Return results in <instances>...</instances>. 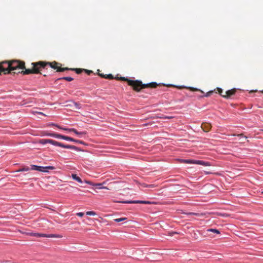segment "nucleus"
Returning a JSON list of instances; mask_svg holds the SVG:
<instances>
[{
	"instance_id": "obj_1",
	"label": "nucleus",
	"mask_w": 263,
	"mask_h": 263,
	"mask_svg": "<svg viewBox=\"0 0 263 263\" xmlns=\"http://www.w3.org/2000/svg\"><path fill=\"white\" fill-rule=\"evenodd\" d=\"M31 65L32 66V68L22 70L21 72L19 71L18 73H21L23 74L41 73V70L42 69H47V66H50L51 68L56 70L57 72L64 71L69 69V68L67 67L61 68V66L62 64L55 61L52 62L46 61L33 62L31 63Z\"/></svg>"
},
{
	"instance_id": "obj_2",
	"label": "nucleus",
	"mask_w": 263,
	"mask_h": 263,
	"mask_svg": "<svg viewBox=\"0 0 263 263\" xmlns=\"http://www.w3.org/2000/svg\"><path fill=\"white\" fill-rule=\"evenodd\" d=\"M17 69H25V70L27 69L24 61L13 60L0 62V74L2 72L4 74H8L11 71Z\"/></svg>"
},
{
	"instance_id": "obj_3",
	"label": "nucleus",
	"mask_w": 263,
	"mask_h": 263,
	"mask_svg": "<svg viewBox=\"0 0 263 263\" xmlns=\"http://www.w3.org/2000/svg\"><path fill=\"white\" fill-rule=\"evenodd\" d=\"M118 79L126 81L128 85L132 86L133 89L136 91H139L141 89L145 88H156L158 86V84L156 82L143 84L141 81L138 80H131L125 77H121Z\"/></svg>"
},
{
	"instance_id": "obj_4",
	"label": "nucleus",
	"mask_w": 263,
	"mask_h": 263,
	"mask_svg": "<svg viewBox=\"0 0 263 263\" xmlns=\"http://www.w3.org/2000/svg\"><path fill=\"white\" fill-rule=\"evenodd\" d=\"M54 169H55V167L52 166H37V165H31V170H35V171H38L39 172H48V170H53Z\"/></svg>"
},
{
	"instance_id": "obj_5",
	"label": "nucleus",
	"mask_w": 263,
	"mask_h": 263,
	"mask_svg": "<svg viewBox=\"0 0 263 263\" xmlns=\"http://www.w3.org/2000/svg\"><path fill=\"white\" fill-rule=\"evenodd\" d=\"M28 234L30 236H35L37 237H56V238H61L62 236L60 235H54V234H46L43 233H29Z\"/></svg>"
},
{
	"instance_id": "obj_6",
	"label": "nucleus",
	"mask_w": 263,
	"mask_h": 263,
	"mask_svg": "<svg viewBox=\"0 0 263 263\" xmlns=\"http://www.w3.org/2000/svg\"><path fill=\"white\" fill-rule=\"evenodd\" d=\"M121 203H141L145 204H152L154 202L149 201H144V200H130V201H121Z\"/></svg>"
},
{
	"instance_id": "obj_7",
	"label": "nucleus",
	"mask_w": 263,
	"mask_h": 263,
	"mask_svg": "<svg viewBox=\"0 0 263 263\" xmlns=\"http://www.w3.org/2000/svg\"><path fill=\"white\" fill-rule=\"evenodd\" d=\"M55 146H58L63 147V148H66L74 149V150H77V151L80 150L78 147H76V146L70 145H65L62 143H60V142H59L57 141Z\"/></svg>"
},
{
	"instance_id": "obj_8",
	"label": "nucleus",
	"mask_w": 263,
	"mask_h": 263,
	"mask_svg": "<svg viewBox=\"0 0 263 263\" xmlns=\"http://www.w3.org/2000/svg\"><path fill=\"white\" fill-rule=\"evenodd\" d=\"M39 143L42 144H46L47 143H50L53 145H56L57 141L51 140V139H40L39 141Z\"/></svg>"
},
{
	"instance_id": "obj_9",
	"label": "nucleus",
	"mask_w": 263,
	"mask_h": 263,
	"mask_svg": "<svg viewBox=\"0 0 263 263\" xmlns=\"http://www.w3.org/2000/svg\"><path fill=\"white\" fill-rule=\"evenodd\" d=\"M86 182L89 184L92 185L94 186H96L97 189H107L108 190L109 189L106 186H103V184L105 183V182H103L102 183H95V184H92L89 181H86Z\"/></svg>"
},
{
	"instance_id": "obj_10",
	"label": "nucleus",
	"mask_w": 263,
	"mask_h": 263,
	"mask_svg": "<svg viewBox=\"0 0 263 263\" xmlns=\"http://www.w3.org/2000/svg\"><path fill=\"white\" fill-rule=\"evenodd\" d=\"M236 92V89L235 88L232 89L231 90H229L224 92L225 96L224 98L229 99L231 97V96L235 94Z\"/></svg>"
},
{
	"instance_id": "obj_11",
	"label": "nucleus",
	"mask_w": 263,
	"mask_h": 263,
	"mask_svg": "<svg viewBox=\"0 0 263 263\" xmlns=\"http://www.w3.org/2000/svg\"><path fill=\"white\" fill-rule=\"evenodd\" d=\"M201 127L203 131L205 132H208L211 128V125L208 123H203Z\"/></svg>"
},
{
	"instance_id": "obj_12",
	"label": "nucleus",
	"mask_w": 263,
	"mask_h": 263,
	"mask_svg": "<svg viewBox=\"0 0 263 263\" xmlns=\"http://www.w3.org/2000/svg\"><path fill=\"white\" fill-rule=\"evenodd\" d=\"M69 131L73 132L74 134L78 135L79 137H82L87 134V132L86 131L79 132L76 129H69Z\"/></svg>"
},
{
	"instance_id": "obj_13",
	"label": "nucleus",
	"mask_w": 263,
	"mask_h": 263,
	"mask_svg": "<svg viewBox=\"0 0 263 263\" xmlns=\"http://www.w3.org/2000/svg\"><path fill=\"white\" fill-rule=\"evenodd\" d=\"M180 161L182 163L194 164H196V163H197L196 160L181 159L180 160Z\"/></svg>"
},
{
	"instance_id": "obj_14",
	"label": "nucleus",
	"mask_w": 263,
	"mask_h": 263,
	"mask_svg": "<svg viewBox=\"0 0 263 263\" xmlns=\"http://www.w3.org/2000/svg\"><path fill=\"white\" fill-rule=\"evenodd\" d=\"M68 138L69 139H66L67 141H72V142H74L76 143H80V144H84V145H86V144L83 141L76 140V139H74L72 138L69 137H68Z\"/></svg>"
},
{
	"instance_id": "obj_15",
	"label": "nucleus",
	"mask_w": 263,
	"mask_h": 263,
	"mask_svg": "<svg viewBox=\"0 0 263 263\" xmlns=\"http://www.w3.org/2000/svg\"><path fill=\"white\" fill-rule=\"evenodd\" d=\"M196 164L202 165L203 166H211V164H210V162H206V161H201V160H197Z\"/></svg>"
},
{
	"instance_id": "obj_16",
	"label": "nucleus",
	"mask_w": 263,
	"mask_h": 263,
	"mask_svg": "<svg viewBox=\"0 0 263 263\" xmlns=\"http://www.w3.org/2000/svg\"><path fill=\"white\" fill-rule=\"evenodd\" d=\"M54 135V138H55L62 139L65 140H66V139H69L68 138V136H63V135H60L59 134L55 133Z\"/></svg>"
},
{
	"instance_id": "obj_17",
	"label": "nucleus",
	"mask_w": 263,
	"mask_h": 263,
	"mask_svg": "<svg viewBox=\"0 0 263 263\" xmlns=\"http://www.w3.org/2000/svg\"><path fill=\"white\" fill-rule=\"evenodd\" d=\"M71 177L73 179L76 180L78 182L82 183V179L79 177L77 176L76 174H72L71 175Z\"/></svg>"
},
{
	"instance_id": "obj_18",
	"label": "nucleus",
	"mask_w": 263,
	"mask_h": 263,
	"mask_svg": "<svg viewBox=\"0 0 263 263\" xmlns=\"http://www.w3.org/2000/svg\"><path fill=\"white\" fill-rule=\"evenodd\" d=\"M65 80L66 81L70 82V81H72L73 80V79L72 78H71V77H65L59 78V79H58L57 80V81H58V80Z\"/></svg>"
},
{
	"instance_id": "obj_19",
	"label": "nucleus",
	"mask_w": 263,
	"mask_h": 263,
	"mask_svg": "<svg viewBox=\"0 0 263 263\" xmlns=\"http://www.w3.org/2000/svg\"><path fill=\"white\" fill-rule=\"evenodd\" d=\"M31 170L28 166H24L22 168H20L18 170H17L16 172H27Z\"/></svg>"
},
{
	"instance_id": "obj_20",
	"label": "nucleus",
	"mask_w": 263,
	"mask_h": 263,
	"mask_svg": "<svg viewBox=\"0 0 263 263\" xmlns=\"http://www.w3.org/2000/svg\"><path fill=\"white\" fill-rule=\"evenodd\" d=\"M207 231L208 232H213V233L217 234H220L219 231L217 229H209L207 230Z\"/></svg>"
},
{
	"instance_id": "obj_21",
	"label": "nucleus",
	"mask_w": 263,
	"mask_h": 263,
	"mask_svg": "<svg viewBox=\"0 0 263 263\" xmlns=\"http://www.w3.org/2000/svg\"><path fill=\"white\" fill-rule=\"evenodd\" d=\"M126 219H127V218L122 217V218L115 219L114 221L117 222H120L124 221L126 220Z\"/></svg>"
},
{
	"instance_id": "obj_22",
	"label": "nucleus",
	"mask_w": 263,
	"mask_h": 263,
	"mask_svg": "<svg viewBox=\"0 0 263 263\" xmlns=\"http://www.w3.org/2000/svg\"><path fill=\"white\" fill-rule=\"evenodd\" d=\"M68 70L75 71L78 74L81 73L82 71V69L79 68H69Z\"/></svg>"
},
{
	"instance_id": "obj_23",
	"label": "nucleus",
	"mask_w": 263,
	"mask_h": 263,
	"mask_svg": "<svg viewBox=\"0 0 263 263\" xmlns=\"http://www.w3.org/2000/svg\"><path fill=\"white\" fill-rule=\"evenodd\" d=\"M217 91L218 93L222 96V97L224 98L225 93L223 92V90L220 88H217Z\"/></svg>"
},
{
	"instance_id": "obj_24",
	"label": "nucleus",
	"mask_w": 263,
	"mask_h": 263,
	"mask_svg": "<svg viewBox=\"0 0 263 263\" xmlns=\"http://www.w3.org/2000/svg\"><path fill=\"white\" fill-rule=\"evenodd\" d=\"M52 125H54V126H55L56 127H57L58 128H60L61 129H62V130H64L68 131V132H70L69 129H73V128H67L61 127L59 126V125L54 124H52Z\"/></svg>"
},
{
	"instance_id": "obj_25",
	"label": "nucleus",
	"mask_w": 263,
	"mask_h": 263,
	"mask_svg": "<svg viewBox=\"0 0 263 263\" xmlns=\"http://www.w3.org/2000/svg\"><path fill=\"white\" fill-rule=\"evenodd\" d=\"M187 215H196L197 216H201L203 215V214L202 213H186Z\"/></svg>"
},
{
	"instance_id": "obj_26",
	"label": "nucleus",
	"mask_w": 263,
	"mask_h": 263,
	"mask_svg": "<svg viewBox=\"0 0 263 263\" xmlns=\"http://www.w3.org/2000/svg\"><path fill=\"white\" fill-rule=\"evenodd\" d=\"M86 215H90V216H94L96 215V213L93 211H88L86 213Z\"/></svg>"
},
{
	"instance_id": "obj_27",
	"label": "nucleus",
	"mask_w": 263,
	"mask_h": 263,
	"mask_svg": "<svg viewBox=\"0 0 263 263\" xmlns=\"http://www.w3.org/2000/svg\"><path fill=\"white\" fill-rule=\"evenodd\" d=\"M105 79L111 80L114 79V76L111 74H106Z\"/></svg>"
},
{
	"instance_id": "obj_28",
	"label": "nucleus",
	"mask_w": 263,
	"mask_h": 263,
	"mask_svg": "<svg viewBox=\"0 0 263 263\" xmlns=\"http://www.w3.org/2000/svg\"><path fill=\"white\" fill-rule=\"evenodd\" d=\"M54 134L55 133H46V134H45V135L46 136H50V137H54Z\"/></svg>"
},
{
	"instance_id": "obj_29",
	"label": "nucleus",
	"mask_w": 263,
	"mask_h": 263,
	"mask_svg": "<svg viewBox=\"0 0 263 263\" xmlns=\"http://www.w3.org/2000/svg\"><path fill=\"white\" fill-rule=\"evenodd\" d=\"M77 215L79 217H82L84 216V213L82 212H79L77 213Z\"/></svg>"
},
{
	"instance_id": "obj_30",
	"label": "nucleus",
	"mask_w": 263,
	"mask_h": 263,
	"mask_svg": "<svg viewBox=\"0 0 263 263\" xmlns=\"http://www.w3.org/2000/svg\"><path fill=\"white\" fill-rule=\"evenodd\" d=\"M160 118L170 119L173 118V117H172V116H164V117H160Z\"/></svg>"
},
{
	"instance_id": "obj_31",
	"label": "nucleus",
	"mask_w": 263,
	"mask_h": 263,
	"mask_svg": "<svg viewBox=\"0 0 263 263\" xmlns=\"http://www.w3.org/2000/svg\"><path fill=\"white\" fill-rule=\"evenodd\" d=\"M189 89L192 91H199V89L192 87H189Z\"/></svg>"
},
{
	"instance_id": "obj_32",
	"label": "nucleus",
	"mask_w": 263,
	"mask_h": 263,
	"mask_svg": "<svg viewBox=\"0 0 263 263\" xmlns=\"http://www.w3.org/2000/svg\"><path fill=\"white\" fill-rule=\"evenodd\" d=\"M213 93V91H209L208 92H207L206 93V95H205V97H209L210 96L211 94H212Z\"/></svg>"
},
{
	"instance_id": "obj_33",
	"label": "nucleus",
	"mask_w": 263,
	"mask_h": 263,
	"mask_svg": "<svg viewBox=\"0 0 263 263\" xmlns=\"http://www.w3.org/2000/svg\"><path fill=\"white\" fill-rule=\"evenodd\" d=\"M178 234V233L176 232H169V235L170 236H172L174 235V234Z\"/></svg>"
},
{
	"instance_id": "obj_34",
	"label": "nucleus",
	"mask_w": 263,
	"mask_h": 263,
	"mask_svg": "<svg viewBox=\"0 0 263 263\" xmlns=\"http://www.w3.org/2000/svg\"><path fill=\"white\" fill-rule=\"evenodd\" d=\"M238 137H243L245 138V139H247V137L246 136H244L242 134H238L237 135Z\"/></svg>"
},
{
	"instance_id": "obj_35",
	"label": "nucleus",
	"mask_w": 263,
	"mask_h": 263,
	"mask_svg": "<svg viewBox=\"0 0 263 263\" xmlns=\"http://www.w3.org/2000/svg\"><path fill=\"white\" fill-rule=\"evenodd\" d=\"M156 186V185H155V184H148V187H155Z\"/></svg>"
},
{
	"instance_id": "obj_36",
	"label": "nucleus",
	"mask_w": 263,
	"mask_h": 263,
	"mask_svg": "<svg viewBox=\"0 0 263 263\" xmlns=\"http://www.w3.org/2000/svg\"><path fill=\"white\" fill-rule=\"evenodd\" d=\"M141 185L144 187H148V184H146L145 183H142L141 184Z\"/></svg>"
},
{
	"instance_id": "obj_37",
	"label": "nucleus",
	"mask_w": 263,
	"mask_h": 263,
	"mask_svg": "<svg viewBox=\"0 0 263 263\" xmlns=\"http://www.w3.org/2000/svg\"><path fill=\"white\" fill-rule=\"evenodd\" d=\"M85 71L88 74H90L91 73H92V71L88 70H85Z\"/></svg>"
},
{
	"instance_id": "obj_38",
	"label": "nucleus",
	"mask_w": 263,
	"mask_h": 263,
	"mask_svg": "<svg viewBox=\"0 0 263 263\" xmlns=\"http://www.w3.org/2000/svg\"><path fill=\"white\" fill-rule=\"evenodd\" d=\"M101 77L105 78V77L106 76V74H99Z\"/></svg>"
},
{
	"instance_id": "obj_39",
	"label": "nucleus",
	"mask_w": 263,
	"mask_h": 263,
	"mask_svg": "<svg viewBox=\"0 0 263 263\" xmlns=\"http://www.w3.org/2000/svg\"><path fill=\"white\" fill-rule=\"evenodd\" d=\"M74 104L76 105V106H77V108H79L80 107H79V104H77V103H75Z\"/></svg>"
},
{
	"instance_id": "obj_40",
	"label": "nucleus",
	"mask_w": 263,
	"mask_h": 263,
	"mask_svg": "<svg viewBox=\"0 0 263 263\" xmlns=\"http://www.w3.org/2000/svg\"><path fill=\"white\" fill-rule=\"evenodd\" d=\"M205 174H211V172H205Z\"/></svg>"
},
{
	"instance_id": "obj_41",
	"label": "nucleus",
	"mask_w": 263,
	"mask_h": 263,
	"mask_svg": "<svg viewBox=\"0 0 263 263\" xmlns=\"http://www.w3.org/2000/svg\"><path fill=\"white\" fill-rule=\"evenodd\" d=\"M39 114L43 115V114L42 112H39Z\"/></svg>"
}]
</instances>
